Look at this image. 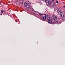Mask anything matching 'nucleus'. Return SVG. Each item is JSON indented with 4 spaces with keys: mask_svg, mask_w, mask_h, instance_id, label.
I'll return each instance as SVG.
<instances>
[{
    "mask_svg": "<svg viewBox=\"0 0 65 65\" xmlns=\"http://www.w3.org/2000/svg\"><path fill=\"white\" fill-rule=\"evenodd\" d=\"M4 11V10H3L1 11V13H3V12Z\"/></svg>",
    "mask_w": 65,
    "mask_h": 65,
    "instance_id": "obj_11",
    "label": "nucleus"
},
{
    "mask_svg": "<svg viewBox=\"0 0 65 65\" xmlns=\"http://www.w3.org/2000/svg\"><path fill=\"white\" fill-rule=\"evenodd\" d=\"M52 2H53V3H54L55 2V1L54 0H52Z\"/></svg>",
    "mask_w": 65,
    "mask_h": 65,
    "instance_id": "obj_12",
    "label": "nucleus"
},
{
    "mask_svg": "<svg viewBox=\"0 0 65 65\" xmlns=\"http://www.w3.org/2000/svg\"><path fill=\"white\" fill-rule=\"evenodd\" d=\"M46 4L47 5V4H48L49 5H52V2L51 1H49L48 0H47L46 2H45Z\"/></svg>",
    "mask_w": 65,
    "mask_h": 65,
    "instance_id": "obj_5",
    "label": "nucleus"
},
{
    "mask_svg": "<svg viewBox=\"0 0 65 65\" xmlns=\"http://www.w3.org/2000/svg\"><path fill=\"white\" fill-rule=\"evenodd\" d=\"M56 3H58V1H56Z\"/></svg>",
    "mask_w": 65,
    "mask_h": 65,
    "instance_id": "obj_14",
    "label": "nucleus"
},
{
    "mask_svg": "<svg viewBox=\"0 0 65 65\" xmlns=\"http://www.w3.org/2000/svg\"><path fill=\"white\" fill-rule=\"evenodd\" d=\"M63 7H64V8H65V6H63Z\"/></svg>",
    "mask_w": 65,
    "mask_h": 65,
    "instance_id": "obj_15",
    "label": "nucleus"
},
{
    "mask_svg": "<svg viewBox=\"0 0 65 65\" xmlns=\"http://www.w3.org/2000/svg\"><path fill=\"white\" fill-rule=\"evenodd\" d=\"M64 20H65V17H64Z\"/></svg>",
    "mask_w": 65,
    "mask_h": 65,
    "instance_id": "obj_17",
    "label": "nucleus"
},
{
    "mask_svg": "<svg viewBox=\"0 0 65 65\" xmlns=\"http://www.w3.org/2000/svg\"><path fill=\"white\" fill-rule=\"evenodd\" d=\"M56 4V3L55 2H54V3H52V4H51L52 6H55V5Z\"/></svg>",
    "mask_w": 65,
    "mask_h": 65,
    "instance_id": "obj_7",
    "label": "nucleus"
},
{
    "mask_svg": "<svg viewBox=\"0 0 65 65\" xmlns=\"http://www.w3.org/2000/svg\"><path fill=\"white\" fill-rule=\"evenodd\" d=\"M42 19L44 20V21H46V19L48 18V16L46 14H43L42 15Z\"/></svg>",
    "mask_w": 65,
    "mask_h": 65,
    "instance_id": "obj_3",
    "label": "nucleus"
},
{
    "mask_svg": "<svg viewBox=\"0 0 65 65\" xmlns=\"http://www.w3.org/2000/svg\"><path fill=\"white\" fill-rule=\"evenodd\" d=\"M52 20H48V22L49 23V24H54V23L53 22V21H51Z\"/></svg>",
    "mask_w": 65,
    "mask_h": 65,
    "instance_id": "obj_6",
    "label": "nucleus"
},
{
    "mask_svg": "<svg viewBox=\"0 0 65 65\" xmlns=\"http://www.w3.org/2000/svg\"><path fill=\"white\" fill-rule=\"evenodd\" d=\"M24 5L25 6V8H28L29 6H31V3H30L29 2L27 3H24Z\"/></svg>",
    "mask_w": 65,
    "mask_h": 65,
    "instance_id": "obj_2",
    "label": "nucleus"
},
{
    "mask_svg": "<svg viewBox=\"0 0 65 65\" xmlns=\"http://www.w3.org/2000/svg\"><path fill=\"white\" fill-rule=\"evenodd\" d=\"M17 2H20V0H17Z\"/></svg>",
    "mask_w": 65,
    "mask_h": 65,
    "instance_id": "obj_13",
    "label": "nucleus"
},
{
    "mask_svg": "<svg viewBox=\"0 0 65 65\" xmlns=\"http://www.w3.org/2000/svg\"><path fill=\"white\" fill-rule=\"evenodd\" d=\"M53 18L54 19V21L55 23H57V22L58 24H61V23L62 22V21H60V20H59V21H58V18L57 17L55 16H53Z\"/></svg>",
    "mask_w": 65,
    "mask_h": 65,
    "instance_id": "obj_1",
    "label": "nucleus"
},
{
    "mask_svg": "<svg viewBox=\"0 0 65 65\" xmlns=\"http://www.w3.org/2000/svg\"><path fill=\"white\" fill-rule=\"evenodd\" d=\"M47 20H52V19H51V18H50L49 17H48H48L47 18Z\"/></svg>",
    "mask_w": 65,
    "mask_h": 65,
    "instance_id": "obj_9",
    "label": "nucleus"
},
{
    "mask_svg": "<svg viewBox=\"0 0 65 65\" xmlns=\"http://www.w3.org/2000/svg\"><path fill=\"white\" fill-rule=\"evenodd\" d=\"M39 15H43L42 14L40 13H39Z\"/></svg>",
    "mask_w": 65,
    "mask_h": 65,
    "instance_id": "obj_10",
    "label": "nucleus"
},
{
    "mask_svg": "<svg viewBox=\"0 0 65 65\" xmlns=\"http://www.w3.org/2000/svg\"><path fill=\"white\" fill-rule=\"evenodd\" d=\"M28 8V9H30V10H31V9H32L33 8H32V6H29V7Z\"/></svg>",
    "mask_w": 65,
    "mask_h": 65,
    "instance_id": "obj_8",
    "label": "nucleus"
},
{
    "mask_svg": "<svg viewBox=\"0 0 65 65\" xmlns=\"http://www.w3.org/2000/svg\"><path fill=\"white\" fill-rule=\"evenodd\" d=\"M58 12L59 14L60 15V16L61 17H64V14H63V12L62 10H58Z\"/></svg>",
    "mask_w": 65,
    "mask_h": 65,
    "instance_id": "obj_4",
    "label": "nucleus"
},
{
    "mask_svg": "<svg viewBox=\"0 0 65 65\" xmlns=\"http://www.w3.org/2000/svg\"><path fill=\"white\" fill-rule=\"evenodd\" d=\"M21 4V5H23V3Z\"/></svg>",
    "mask_w": 65,
    "mask_h": 65,
    "instance_id": "obj_16",
    "label": "nucleus"
}]
</instances>
